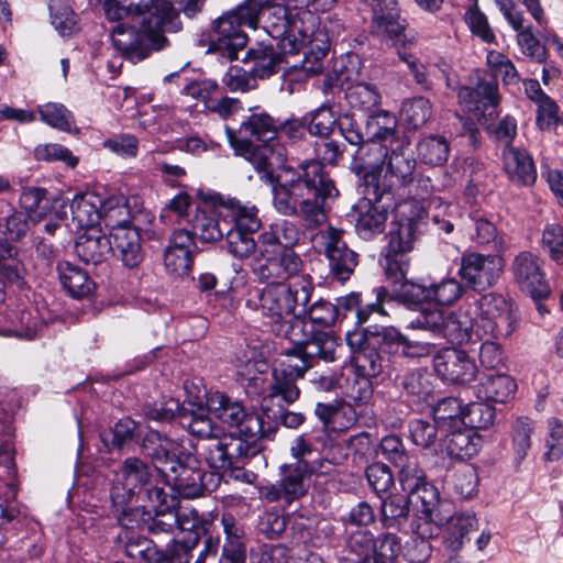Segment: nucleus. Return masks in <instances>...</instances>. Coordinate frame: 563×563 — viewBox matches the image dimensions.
I'll use <instances>...</instances> for the list:
<instances>
[{
	"label": "nucleus",
	"instance_id": "21",
	"mask_svg": "<svg viewBox=\"0 0 563 563\" xmlns=\"http://www.w3.org/2000/svg\"><path fill=\"white\" fill-rule=\"evenodd\" d=\"M130 9L133 10L136 23L145 25V30H156L161 33L175 29L178 9L185 12L176 0H129Z\"/></svg>",
	"mask_w": 563,
	"mask_h": 563
},
{
	"label": "nucleus",
	"instance_id": "20",
	"mask_svg": "<svg viewBox=\"0 0 563 563\" xmlns=\"http://www.w3.org/2000/svg\"><path fill=\"white\" fill-rule=\"evenodd\" d=\"M385 192L384 197L377 200L371 191V195H366L367 197L360 200L355 206V230L360 238L371 240L384 231L387 221V209L391 207L389 201L393 199L389 189H385Z\"/></svg>",
	"mask_w": 563,
	"mask_h": 563
},
{
	"label": "nucleus",
	"instance_id": "15",
	"mask_svg": "<svg viewBox=\"0 0 563 563\" xmlns=\"http://www.w3.org/2000/svg\"><path fill=\"white\" fill-rule=\"evenodd\" d=\"M313 178V186L305 189V196L297 206L296 216L302 220L306 228L323 224L328 219L329 200L339 195L332 179L321 168Z\"/></svg>",
	"mask_w": 563,
	"mask_h": 563
},
{
	"label": "nucleus",
	"instance_id": "39",
	"mask_svg": "<svg viewBox=\"0 0 563 563\" xmlns=\"http://www.w3.org/2000/svg\"><path fill=\"white\" fill-rule=\"evenodd\" d=\"M311 36L302 42L303 60L301 67L307 75H317L323 70V58L329 51V38L319 24L314 25Z\"/></svg>",
	"mask_w": 563,
	"mask_h": 563
},
{
	"label": "nucleus",
	"instance_id": "13",
	"mask_svg": "<svg viewBox=\"0 0 563 563\" xmlns=\"http://www.w3.org/2000/svg\"><path fill=\"white\" fill-rule=\"evenodd\" d=\"M146 515H150V510L145 511V506L123 509L119 517L121 530L118 533L117 540L124 548L125 554L129 558L152 563L156 562L159 550L152 540L141 536L137 531V529L146 523Z\"/></svg>",
	"mask_w": 563,
	"mask_h": 563
},
{
	"label": "nucleus",
	"instance_id": "29",
	"mask_svg": "<svg viewBox=\"0 0 563 563\" xmlns=\"http://www.w3.org/2000/svg\"><path fill=\"white\" fill-rule=\"evenodd\" d=\"M503 169L517 186H531L537 180V168L532 156L523 148L506 146L501 153Z\"/></svg>",
	"mask_w": 563,
	"mask_h": 563
},
{
	"label": "nucleus",
	"instance_id": "28",
	"mask_svg": "<svg viewBox=\"0 0 563 563\" xmlns=\"http://www.w3.org/2000/svg\"><path fill=\"white\" fill-rule=\"evenodd\" d=\"M20 203L34 223L46 219L48 214L56 219H65L67 216L66 203L60 199L52 200L47 191L38 187L23 189Z\"/></svg>",
	"mask_w": 563,
	"mask_h": 563
},
{
	"label": "nucleus",
	"instance_id": "54",
	"mask_svg": "<svg viewBox=\"0 0 563 563\" xmlns=\"http://www.w3.org/2000/svg\"><path fill=\"white\" fill-rule=\"evenodd\" d=\"M342 345L340 339L331 332L317 331L314 339L308 343L305 355L319 357L325 362H334L339 358Z\"/></svg>",
	"mask_w": 563,
	"mask_h": 563
},
{
	"label": "nucleus",
	"instance_id": "26",
	"mask_svg": "<svg viewBox=\"0 0 563 563\" xmlns=\"http://www.w3.org/2000/svg\"><path fill=\"white\" fill-rule=\"evenodd\" d=\"M407 187H409L408 194L411 195L413 199L421 201L428 200L427 208L429 211H432L434 223L439 225L440 230H443L445 233H451L454 229V224L451 219H445V217L452 218L457 214V206L443 201L440 197L432 196L433 186L428 176L413 177L412 183Z\"/></svg>",
	"mask_w": 563,
	"mask_h": 563
},
{
	"label": "nucleus",
	"instance_id": "42",
	"mask_svg": "<svg viewBox=\"0 0 563 563\" xmlns=\"http://www.w3.org/2000/svg\"><path fill=\"white\" fill-rule=\"evenodd\" d=\"M58 277L64 289L74 298L89 296L95 289V283L79 266L69 262L57 265Z\"/></svg>",
	"mask_w": 563,
	"mask_h": 563
},
{
	"label": "nucleus",
	"instance_id": "37",
	"mask_svg": "<svg viewBox=\"0 0 563 563\" xmlns=\"http://www.w3.org/2000/svg\"><path fill=\"white\" fill-rule=\"evenodd\" d=\"M272 331L277 335L289 340L292 344V349H300L305 354L308 343L314 339L312 324L306 316H298V311L290 314L280 323L275 325Z\"/></svg>",
	"mask_w": 563,
	"mask_h": 563
},
{
	"label": "nucleus",
	"instance_id": "40",
	"mask_svg": "<svg viewBox=\"0 0 563 563\" xmlns=\"http://www.w3.org/2000/svg\"><path fill=\"white\" fill-rule=\"evenodd\" d=\"M102 207V196L93 192H82L76 195L70 202L73 221L79 228L92 229L95 224L100 223V208Z\"/></svg>",
	"mask_w": 563,
	"mask_h": 563
},
{
	"label": "nucleus",
	"instance_id": "64",
	"mask_svg": "<svg viewBox=\"0 0 563 563\" xmlns=\"http://www.w3.org/2000/svg\"><path fill=\"white\" fill-rule=\"evenodd\" d=\"M407 496H389L382 501V520L388 528L401 525L409 514Z\"/></svg>",
	"mask_w": 563,
	"mask_h": 563
},
{
	"label": "nucleus",
	"instance_id": "18",
	"mask_svg": "<svg viewBox=\"0 0 563 563\" xmlns=\"http://www.w3.org/2000/svg\"><path fill=\"white\" fill-rule=\"evenodd\" d=\"M503 266V258L497 255L470 252L461 257L459 275L470 288L483 291L496 284Z\"/></svg>",
	"mask_w": 563,
	"mask_h": 563
},
{
	"label": "nucleus",
	"instance_id": "55",
	"mask_svg": "<svg viewBox=\"0 0 563 563\" xmlns=\"http://www.w3.org/2000/svg\"><path fill=\"white\" fill-rule=\"evenodd\" d=\"M345 99L353 109L369 111L380 102L377 88L368 82L350 84L345 90Z\"/></svg>",
	"mask_w": 563,
	"mask_h": 563
},
{
	"label": "nucleus",
	"instance_id": "51",
	"mask_svg": "<svg viewBox=\"0 0 563 563\" xmlns=\"http://www.w3.org/2000/svg\"><path fill=\"white\" fill-rule=\"evenodd\" d=\"M464 408L461 401L454 397L440 400L433 408V420L440 433L454 428L463 427Z\"/></svg>",
	"mask_w": 563,
	"mask_h": 563
},
{
	"label": "nucleus",
	"instance_id": "30",
	"mask_svg": "<svg viewBox=\"0 0 563 563\" xmlns=\"http://www.w3.org/2000/svg\"><path fill=\"white\" fill-rule=\"evenodd\" d=\"M440 434L441 451L452 459H471L483 445L482 437L466 427L454 428Z\"/></svg>",
	"mask_w": 563,
	"mask_h": 563
},
{
	"label": "nucleus",
	"instance_id": "10",
	"mask_svg": "<svg viewBox=\"0 0 563 563\" xmlns=\"http://www.w3.org/2000/svg\"><path fill=\"white\" fill-rule=\"evenodd\" d=\"M253 258V273L260 282L274 285H300L301 277H310L305 274L303 262L294 250H272L267 256H262L257 251Z\"/></svg>",
	"mask_w": 563,
	"mask_h": 563
},
{
	"label": "nucleus",
	"instance_id": "31",
	"mask_svg": "<svg viewBox=\"0 0 563 563\" xmlns=\"http://www.w3.org/2000/svg\"><path fill=\"white\" fill-rule=\"evenodd\" d=\"M111 252L124 267L134 269L143 262L144 251L141 235L136 228L117 229L111 231Z\"/></svg>",
	"mask_w": 563,
	"mask_h": 563
},
{
	"label": "nucleus",
	"instance_id": "3",
	"mask_svg": "<svg viewBox=\"0 0 563 563\" xmlns=\"http://www.w3.org/2000/svg\"><path fill=\"white\" fill-rule=\"evenodd\" d=\"M456 323L450 333L459 341L507 336L514 331L516 317L511 302L503 295L489 292L457 309Z\"/></svg>",
	"mask_w": 563,
	"mask_h": 563
},
{
	"label": "nucleus",
	"instance_id": "32",
	"mask_svg": "<svg viewBox=\"0 0 563 563\" xmlns=\"http://www.w3.org/2000/svg\"><path fill=\"white\" fill-rule=\"evenodd\" d=\"M300 240L298 227L288 220H278L272 223L258 236L257 251L267 256L272 250H292Z\"/></svg>",
	"mask_w": 563,
	"mask_h": 563
},
{
	"label": "nucleus",
	"instance_id": "49",
	"mask_svg": "<svg viewBox=\"0 0 563 563\" xmlns=\"http://www.w3.org/2000/svg\"><path fill=\"white\" fill-rule=\"evenodd\" d=\"M42 327V320L33 308L11 311L10 325H1L0 332L4 336L34 338Z\"/></svg>",
	"mask_w": 563,
	"mask_h": 563
},
{
	"label": "nucleus",
	"instance_id": "33",
	"mask_svg": "<svg viewBox=\"0 0 563 563\" xmlns=\"http://www.w3.org/2000/svg\"><path fill=\"white\" fill-rule=\"evenodd\" d=\"M285 54L272 42L262 41L247 51L243 60L253 64L250 71L256 80L266 79L279 71Z\"/></svg>",
	"mask_w": 563,
	"mask_h": 563
},
{
	"label": "nucleus",
	"instance_id": "58",
	"mask_svg": "<svg viewBox=\"0 0 563 563\" xmlns=\"http://www.w3.org/2000/svg\"><path fill=\"white\" fill-rule=\"evenodd\" d=\"M41 120L59 131L70 132L75 123L74 115L63 103L47 102L37 106Z\"/></svg>",
	"mask_w": 563,
	"mask_h": 563
},
{
	"label": "nucleus",
	"instance_id": "41",
	"mask_svg": "<svg viewBox=\"0 0 563 563\" xmlns=\"http://www.w3.org/2000/svg\"><path fill=\"white\" fill-rule=\"evenodd\" d=\"M100 223L111 234L117 229L131 228V211L128 199L123 195H111L107 198L102 197V207L100 208Z\"/></svg>",
	"mask_w": 563,
	"mask_h": 563
},
{
	"label": "nucleus",
	"instance_id": "34",
	"mask_svg": "<svg viewBox=\"0 0 563 563\" xmlns=\"http://www.w3.org/2000/svg\"><path fill=\"white\" fill-rule=\"evenodd\" d=\"M460 104L468 112L484 114L488 107L499 103L498 86L495 81L481 80L475 88L461 87L457 91Z\"/></svg>",
	"mask_w": 563,
	"mask_h": 563
},
{
	"label": "nucleus",
	"instance_id": "7",
	"mask_svg": "<svg viewBox=\"0 0 563 563\" xmlns=\"http://www.w3.org/2000/svg\"><path fill=\"white\" fill-rule=\"evenodd\" d=\"M345 542L353 563H394L401 552L400 539L394 533H383L377 538L365 529L349 531Z\"/></svg>",
	"mask_w": 563,
	"mask_h": 563
},
{
	"label": "nucleus",
	"instance_id": "35",
	"mask_svg": "<svg viewBox=\"0 0 563 563\" xmlns=\"http://www.w3.org/2000/svg\"><path fill=\"white\" fill-rule=\"evenodd\" d=\"M177 449L174 441L157 431H150L142 443L143 453L152 460L162 476L167 471L166 467H170L179 459Z\"/></svg>",
	"mask_w": 563,
	"mask_h": 563
},
{
	"label": "nucleus",
	"instance_id": "43",
	"mask_svg": "<svg viewBox=\"0 0 563 563\" xmlns=\"http://www.w3.org/2000/svg\"><path fill=\"white\" fill-rule=\"evenodd\" d=\"M397 119L386 110H378L372 113L366 121V140L393 145L402 139L397 132Z\"/></svg>",
	"mask_w": 563,
	"mask_h": 563
},
{
	"label": "nucleus",
	"instance_id": "9",
	"mask_svg": "<svg viewBox=\"0 0 563 563\" xmlns=\"http://www.w3.org/2000/svg\"><path fill=\"white\" fill-rule=\"evenodd\" d=\"M163 475L167 485L174 492L185 498H197L205 492L214 490L219 483L220 476L216 472H205L200 467L199 461L190 455L178 459L170 467H166Z\"/></svg>",
	"mask_w": 563,
	"mask_h": 563
},
{
	"label": "nucleus",
	"instance_id": "38",
	"mask_svg": "<svg viewBox=\"0 0 563 563\" xmlns=\"http://www.w3.org/2000/svg\"><path fill=\"white\" fill-rule=\"evenodd\" d=\"M517 390L516 380L504 373L485 375L477 385L478 399L505 404L512 399Z\"/></svg>",
	"mask_w": 563,
	"mask_h": 563
},
{
	"label": "nucleus",
	"instance_id": "52",
	"mask_svg": "<svg viewBox=\"0 0 563 563\" xmlns=\"http://www.w3.org/2000/svg\"><path fill=\"white\" fill-rule=\"evenodd\" d=\"M534 431L536 422L529 417H518L511 424V448L518 464L527 457L532 445V434Z\"/></svg>",
	"mask_w": 563,
	"mask_h": 563
},
{
	"label": "nucleus",
	"instance_id": "59",
	"mask_svg": "<svg viewBox=\"0 0 563 563\" xmlns=\"http://www.w3.org/2000/svg\"><path fill=\"white\" fill-rule=\"evenodd\" d=\"M494 420L495 409L485 400L471 402L464 408L463 427L467 429H487Z\"/></svg>",
	"mask_w": 563,
	"mask_h": 563
},
{
	"label": "nucleus",
	"instance_id": "16",
	"mask_svg": "<svg viewBox=\"0 0 563 563\" xmlns=\"http://www.w3.org/2000/svg\"><path fill=\"white\" fill-rule=\"evenodd\" d=\"M417 230L418 220L412 217H404L393 222L384 264L387 275L396 279L406 276L409 263L405 254L413 249Z\"/></svg>",
	"mask_w": 563,
	"mask_h": 563
},
{
	"label": "nucleus",
	"instance_id": "45",
	"mask_svg": "<svg viewBox=\"0 0 563 563\" xmlns=\"http://www.w3.org/2000/svg\"><path fill=\"white\" fill-rule=\"evenodd\" d=\"M194 234L202 242H216L227 238V219L224 212L199 210L192 221Z\"/></svg>",
	"mask_w": 563,
	"mask_h": 563
},
{
	"label": "nucleus",
	"instance_id": "25",
	"mask_svg": "<svg viewBox=\"0 0 563 563\" xmlns=\"http://www.w3.org/2000/svg\"><path fill=\"white\" fill-rule=\"evenodd\" d=\"M511 272L520 289L533 299H542L550 295V287L534 254L520 252L511 264Z\"/></svg>",
	"mask_w": 563,
	"mask_h": 563
},
{
	"label": "nucleus",
	"instance_id": "23",
	"mask_svg": "<svg viewBox=\"0 0 563 563\" xmlns=\"http://www.w3.org/2000/svg\"><path fill=\"white\" fill-rule=\"evenodd\" d=\"M437 374L446 382L465 384L472 382L478 372L475 361L463 350L448 347L433 357Z\"/></svg>",
	"mask_w": 563,
	"mask_h": 563
},
{
	"label": "nucleus",
	"instance_id": "62",
	"mask_svg": "<svg viewBox=\"0 0 563 563\" xmlns=\"http://www.w3.org/2000/svg\"><path fill=\"white\" fill-rule=\"evenodd\" d=\"M289 368V366L286 369L274 366V383L271 386V396L280 397L287 404H292L300 395V390L296 385V382L300 378L288 374L286 371Z\"/></svg>",
	"mask_w": 563,
	"mask_h": 563
},
{
	"label": "nucleus",
	"instance_id": "56",
	"mask_svg": "<svg viewBox=\"0 0 563 563\" xmlns=\"http://www.w3.org/2000/svg\"><path fill=\"white\" fill-rule=\"evenodd\" d=\"M305 115L309 134L319 137H329L340 121L332 107L328 104H322Z\"/></svg>",
	"mask_w": 563,
	"mask_h": 563
},
{
	"label": "nucleus",
	"instance_id": "63",
	"mask_svg": "<svg viewBox=\"0 0 563 563\" xmlns=\"http://www.w3.org/2000/svg\"><path fill=\"white\" fill-rule=\"evenodd\" d=\"M236 373L245 378H254L256 373L266 371L264 354L256 346H247L235 358Z\"/></svg>",
	"mask_w": 563,
	"mask_h": 563
},
{
	"label": "nucleus",
	"instance_id": "4",
	"mask_svg": "<svg viewBox=\"0 0 563 563\" xmlns=\"http://www.w3.org/2000/svg\"><path fill=\"white\" fill-rule=\"evenodd\" d=\"M298 284L274 285L267 284L255 299H249L247 306L261 312L264 322L271 330L275 328L306 301H310L313 291L311 277H301Z\"/></svg>",
	"mask_w": 563,
	"mask_h": 563
},
{
	"label": "nucleus",
	"instance_id": "14",
	"mask_svg": "<svg viewBox=\"0 0 563 563\" xmlns=\"http://www.w3.org/2000/svg\"><path fill=\"white\" fill-rule=\"evenodd\" d=\"M280 478L261 488V495L269 503L291 505L302 498L309 489V478L314 466L303 462H294L280 466Z\"/></svg>",
	"mask_w": 563,
	"mask_h": 563
},
{
	"label": "nucleus",
	"instance_id": "5",
	"mask_svg": "<svg viewBox=\"0 0 563 563\" xmlns=\"http://www.w3.org/2000/svg\"><path fill=\"white\" fill-rule=\"evenodd\" d=\"M319 18L312 11H288L283 5L272 7L265 21L264 30L277 41V46L284 53L296 54L302 47L307 36H311Z\"/></svg>",
	"mask_w": 563,
	"mask_h": 563
},
{
	"label": "nucleus",
	"instance_id": "50",
	"mask_svg": "<svg viewBox=\"0 0 563 563\" xmlns=\"http://www.w3.org/2000/svg\"><path fill=\"white\" fill-rule=\"evenodd\" d=\"M227 541L223 545V556L231 563H244L245 547L242 542L243 529L236 523L233 516L224 514L221 518Z\"/></svg>",
	"mask_w": 563,
	"mask_h": 563
},
{
	"label": "nucleus",
	"instance_id": "6",
	"mask_svg": "<svg viewBox=\"0 0 563 563\" xmlns=\"http://www.w3.org/2000/svg\"><path fill=\"white\" fill-rule=\"evenodd\" d=\"M227 219V244L229 252L238 258H250L257 254V244L253 235L260 230L262 221L258 209L251 203L229 199L223 206Z\"/></svg>",
	"mask_w": 563,
	"mask_h": 563
},
{
	"label": "nucleus",
	"instance_id": "22",
	"mask_svg": "<svg viewBox=\"0 0 563 563\" xmlns=\"http://www.w3.org/2000/svg\"><path fill=\"white\" fill-rule=\"evenodd\" d=\"M343 231L329 227L319 238L329 261V268L334 278L344 283L347 280L357 264L356 253L350 250L342 239Z\"/></svg>",
	"mask_w": 563,
	"mask_h": 563
},
{
	"label": "nucleus",
	"instance_id": "1",
	"mask_svg": "<svg viewBox=\"0 0 563 563\" xmlns=\"http://www.w3.org/2000/svg\"><path fill=\"white\" fill-rule=\"evenodd\" d=\"M206 408L209 413L222 422L236 428V432L223 433L202 445V455L213 470L239 467L245 459L255 456L261 446L258 440L264 435L263 419L256 412H246L239 401L224 394L203 391Z\"/></svg>",
	"mask_w": 563,
	"mask_h": 563
},
{
	"label": "nucleus",
	"instance_id": "12",
	"mask_svg": "<svg viewBox=\"0 0 563 563\" xmlns=\"http://www.w3.org/2000/svg\"><path fill=\"white\" fill-rule=\"evenodd\" d=\"M145 29L142 23L131 26L125 22L119 23L111 30L113 47L132 63L146 58L152 49L163 48L167 41L163 33Z\"/></svg>",
	"mask_w": 563,
	"mask_h": 563
},
{
	"label": "nucleus",
	"instance_id": "44",
	"mask_svg": "<svg viewBox=\"0 0 563 563\" xmlns=\"http://www.w3.org/2000/svg\"><path fill=\"white\" fill-rule=\"evenodd\" d=\"M190 406L191 419L188 422L189 432L198 438L206 439L207 443H210L213 439H220L222 437V430L220 427L214 424L206 408V398L202 396H196V400L188 401Z\"/></svg>",
	"mask_w": 563,
	"mask_h": 563
},
{
	"label": "nucleus",
	"instance_id": "53",
	"mask_svg": "<svg viewBox=\"0 0 563 563\" xmlns=\"http://www.w3.org/2000/svg\"><path fill=\"white\" fill-rule=\"evenodd\" d=\"M417 152L422 163L440 166L448 161L450 145L444 136L428 135L418 142Z\"/></svg>",
	"mask_w": 563,
	"mask_h": 563
},
{
	"label": "nucleus",
	"instance_id": "2",
	"mask_svg": "<svg viewBox=\"0 0 563 563\" xmlns=\"http://www.w3.org/2000/svg\"><path fill=\"white\" fill-rule=\"evenodd\" d=\"M235 153L244 157L265 180H272L275 168L284 167L290 151L276 139L277 125L267 113H253L235 132L225 125Z\"/></svg>",
	"mask_w": 563,
	"mask_h": 563
},
{
	"label": "nucleus",
	"instance_id": "11",
	"mask_svg": "<svg viewBox=\"0 0 563 563\" xmlns=\"http://www.w3.org/2000/svg\"><path fill=\"white\" fill-rule=\"evenodd\" d=\"M320 165L317 162L300 163L297 170L284 169L280 180L273 186V205L275 210L287 217L297 214V206L305 196V189L313 186Z\"/></svg>",
	"mask_w": 563,
	"mask_h": 563
},
{
	"label": "nucleus",
	"instance_id": "8",
	"mask_svg": "<svg viewBox=\"0 0 563 563\" xmlns=\"http://www.w3.org/2000/svg\"><path fill=\"white\" fill-rule=\"evenodd\" d=\"M371 14L369 32L391 46L412 42L407 34V20L401 16L397 0H358Z\"/></svg>",
	"mask_w": 563,
	"mask_h": 563
},
{
	"label": "nucleus",
	"instance_id": "60",
	"mask_svg": "<svg viewBox=\"0 0 563 563\" xmlns=\"http://www.w3.org/2000/svg\"><path fill=\"white\" fill-rule=\"evenodd\" d=\"M51 21L62 36H69L77 30V19L71 7L64 0H51Z\"/></svg>",
	"mask_w": 563,
	"mask_h": 563
},
{
	"label": "nucleus",
	"instance_id": "24",
	"mask_svg": "<svg viewBox=\"0 0 563 563\" xmlns=\"http://www.w3.org/2000/svg\"><path fill=\"white\" fill-rule=\"evenodd\" d=\"M225 12L213 22L210 49L218 51L222 56L233 60L247 43L243 25Z\"/></svg>",
	"mask_w": 563,
	"mask_h": 563
},
{
	"label": "nucleus",
	"instance_id": "17",
	"mask_svg": "<svg viewBox=\"0 0 563 563\" xmlns=\"http://www.w3.org/2000/svg\"><path fill=\"white\" fill-rule=\"evenodd\" d=\"M151 471L146 463L136 457L124 461L120 472L115 474L110 497L118 510L130 509L129 503L136 496L140 498L143 489L150 485Z\"/></svg>",
	"mask_w": 563,
	"mask_h": 563
},
{
	"label": "nucleus",
	"instance_id": "19",
	"mask_svg": "<svg viewBox=\"0 0 563 563\" xmlns=\"http://www.w3.org/2000/svg\"><path fill=\"white\" fill-rule=\"evenodd\" d=\"M388 152V144L365 140L354 153V166L365 180V194L371 195L373 191L377 200L386 194V188L380 189L377 181L384 170Z\"/></svg>",
	"mask_w": 563,
	"mask_h": 563
},
{
	"label": "nucleus",
	"instance_id": "57",
	"mask_svg": "<svg viewBox=\"0 0 563 563\" xmlns=\"http://www.w3.org/2000/svg\"><path fill=\"white\" fill-rule=\"evenodd\" d=\"M431 117L430 101L423 97H416L402 102L400 118L408 129L423 126Z\"/></svg>",
	"mask_w": 563,
	"mask_h": 563
},
{
	"label": "nucleus",
	"instance_id": "47",
	"mask_svg": "<svg viewBox=\"0 0 563 563\" xmlns=\"http://www.w3.org/2000/svg\"><path fill=\"white\" fill-rule=\"evenodd\" d=\"M26 274L15 246L0 240V276L5 284L21 286Z\"/></svg>",
	"mask_w": 563,
	"mask_h": 563
},
{
	"label": "nucleus",
	"instance_id": "48",
	"mask_svg": "<svg viewBox=\"0 0 563 563\" xmlns=\"http://www.w3.org/2000/svg\"><path fill=\"white\" fill-rule=\"evenodd\" d=\"M176 528L186 534L184 539L199 543L202 536L208 533L210 521L195 508L179 506L175 511Z\"/></svg>",
	"mask_w": 563,
	"mask_h": 563
},
{
	"label": "nucleus",
	"instance_id": "36",
	"mask_svg": "<svg viewBox=\"0 0 563 563\" xmlns=\"http://www.w3.org/2000/svg\"><path fill=\"white\" fill-rule=\"evenodd\" d=\"M111 249L110 235L108 236L95 228L87 229L85 233L77 238L75 243L76 254L87 264L96 265L103 262Z\"/></svg>",
	"mask_w": 563,
	"mask_h": 563
},
{
	"label": "nucleus",
	"instance_id": "46",
	"mask_svg": "<svg viewBox=\"0 0 563 563\" xmlns=\"http://www.w3.org/2000/svg\"><path fill=\"white\" fill-rule=\"evenodd\" d=\"M457 310L445 316L441 309L422 310L421 313L411 321L412 328L424 329L428 331L442 334L444 338L455 343H466L467 341H459L453 334L450 333L452 323H456L455 316Z\"/></svg>",
	"mask_w": 563,
	"mask_h": 563
},
{
	"label": "nucleus",
	"instance_id": "27",
	"mask_svg": "<svg viewBox=\"0 0 563 563\" xmlns=\"http://www.w3.org/2000/svg\"><path fill=\"white\" fill-rule=\"evenodd\" d=\"M416 165L409 144L405 140L396 141L389 146L384 166L385 177H388L393 185L405 188L413 180Z\"/></svg>",
	"mask_w": 563,
	"mask_h": 563
},
{
	"label": "nucleus",
	"instance_id": "61",
	"mask_svg": "<svg viewBox=\"0 0 563 563\" xmlns=\"http://www.w3.org/2000/svg\"><path fill=\"white\" fill-rule=\"evenodd\" d=\"M298 316H306L312 327H331L338 319V310L333 303L325 300H318L311 306L306 301L300 306Z\"/></svg>",
	"mask_w": 563,
	"mask_h": 563
}]
</instances>
